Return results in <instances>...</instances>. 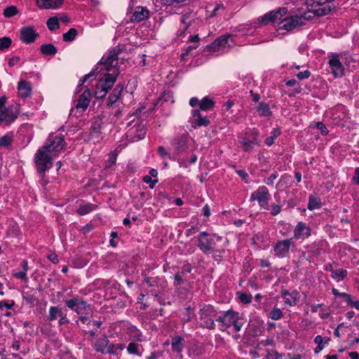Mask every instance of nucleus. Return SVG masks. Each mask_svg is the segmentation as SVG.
Wrapping results in <instances>:
<instances>
[{
	"instance_id": "47",
	"label": "nucleus",
	"mask_w": 359,
	"mask_h": 359,
	"mask_svg": "<svg viewBox=\"0 0 359 359\" xmlns=\"http://www.w3.org/2000/svg\"><path fill=\"white\" fill-rule=\"evenodd\" d=\"M316 127L320 131V133L323 135H327L329 133L328 129L323 122H317L316 123Z\"/></svg>"
},
{
	"instance_id": "39",
	"label": "nucleus",
	"mask_w": 359,
	"mask_h": 359,
	"mask_svg": "<svg viewBox=\"0 0 359 359\" xmlns=\"http://www.w3.org/2000/svg\"><path fill=\"white\" fill-rule=\"evenodd\" d=\"M12 43L11 39L8 36L0 38V50H4L11 46Z\"/></svg>"
},
{
	"instance_id": "38",
	"label": "nucleus",
	"mask_w": 359,
	"mask_h": 359,
	"mask_svg": "<svg viewBox=\"0 0 359 359\" xmlns=\"http://www.w3.org/2000/svg\"><path fill=\"white\" fill-rule=\"evenodd\" d=\"M236 294L243 304H247L252 302V297L250 294L244 293L242 292H237Z\"/></svg>"
},
{
	"instance_id": "16",
	"label": "nucleus",
	"mask_w": 359,
	"mask_h": 359,
	"mask_svg": "<svg viewBox=\"0 0 359 359\" xmlns=\"http://www.w3.org/2000/svg\"><path fill=\"white\" fill-rule=\"evenodd\" d=\"M6 99L4 97H0V122L11 123L16 118L13 113V110L5 107Z\"/></svg>"
},
{
	"instance_id": "45",
	"label": "nucleus",
	"mask_w": 359,
	"mask_h": 359,
	"mask_svg": "<svg viewBox=\"0 0 359 359\" xmlns=\"http://www.w3.org/2000/svg\"><path fill=\"white\" fill-rule=\"evenodd\" d=\"M330 339L328 337H322L320 335H317L314 339V342L318 345L325 347L328 344Z\"/></svg>"
},
{
	"instance_id": "12",
	"label": "nucleus",
	"mask_w": 359,
	"mask_h": 359,
	"mask_svg": "<svg viewBox=\"0 0 359 359\" xmlns=\"http://www.w3.org/2000/svg\"><path fill=\"white\" fill-rule=\"evenodd\" d=\"M231 37L232 34H230L222 35L215 39L211 44L206 46L205 49L206 50L216 52L226 47H229V41Z\"/></svg>"
},
{
	"instance_id": "18",
	"label": "nucleus",
	"mask_w": 359,
	"mask_h": 359,
	"mask_svg": "<svg viewBox=\"0 0 359 359\" xmlns=\"http://www.w3.org/2000/svg\"><path fill=\"white\" fill-rule=\"evenodd\" d=\"M280 293L286 304L289 306H294L297 304L299 298V293L297 290H294L292 292H289L285 289H282Z\"/></svg>"
},
{
	"instance_id": "13",
	"label": "nucleus",
	"mask_w": 359,
	"mask_h": 359,
	"mask_svg": "<svg viewBox=\"0 0 359 359\" xmlns=\"http://www.w3.org/2000/svg\"><path fill=\"white\" fill-rule=\"evenodd\" d=\"M118 74V70H116V73L115 74H106L104 76L100 79L97 86L99 87V89H102L105 90V92H109V90L111 89L114 84L115 83L117 76Z\"/></svg>"
},
{
	"instance_id": "44",
	"label": "nucleus",
	"mask_w": 359,
	"mask_h": 359,
	"mask_svg": "<svg viewBox=\"0 0 359 359\" xmlns=\"http://www.w3.org/2000/svg\"><path fill=\"white\" fill-rule=\"evenodd\" d=\"M178 146L176 147V149L178 151H183L187 147V137L185 135H182L178 139Z\"/></svg>"
},
{
	"instance_id": "25",
	"label": "nucleus",
	"mask_w": 359,
	"mask_h": 359,
	"mask_svg": "<svg viewBox=\"0 0 359 359\" xmlns=\"http://www.w3.org/2000/svg\"><path fill=\"white\" fill-rule=\"evenodd\" d=\"M40 51L44 55H55L57 48L53 43H45L40 46Z\"/></svg>"
},
{
	"instance_id": "41",
	"label": "nucleus",
	"mask_w": 359,
	"mask_h": 359,
	"mask_svg": "<svg viewBox=\"0 0 359 359\" xmlns=\"http://www.w3.org/2000/svg\"><path fill=\"white\" fill-rule=\"evenodd\" d=\"M91 133L93 135H99L101 133V121H94L90 127Z\"/></svg>"
},
{
	"instance_id": "8",
	"label": "nucleus",
	"mask_w": 359,
	"mask_h": 359,
	"mask_svg": "<svg viewBox=\"0 0 359 359\" xmlns=\"http://www.w3.org/2000/svg\"><path fill=\"white\" fill-rule=\"evenodd\" d=\"M65 144L66 142L62 135H50L42 147L50 153L60 151Z\"/></svg>"
},
{
	"instance_id": "34",
	"label": "nucleus",
	"mask_w": 359,
	"mask_h": 359,
	"mask_svg": "<svg viewBox=\"0 0 359 359\" xmlns=\"http://www.w3.org/2000/svg\"><path fill=\"white\" fill-rule=\"evenodd\" d=\"M19 11L15 6H9L4 8L3 15L7 18H12L18 13Z\"/></svg>"
},
{
	"instance_id": "37",
	"label": "nucleus",
	"mask_w": 359,
	"mask_h": 359,
	"mask_svg": "<svg viewBox=\"0 0 359 359\" xmlns=\"http://www.w3.org/2000/svg\"><path fill=\"white\" fill-rule=\"evenodd\" d=\"M347 275V271L343 269L334 270L332 271V277L337 279L338 281L342 280Z\"/></svg>"
},
{
	"instance_id": "49",
	"label": "nucleus",
	"mask_w": 359,
	"mask_h": 359,
	"mask_svg": "<svg viewBox=\"0 0 359 359\" xmlns=\"http://www.w3.org/2000/svg\"><path fill=\"white\" fill-rule=\"evenodd\" d=\"M15 305V302L13 300H6L0 302V309L2 307H6L8 309H11Z\"/></svg>"
},
{
	"instance_id": "36",
	"label": "nucleus",
	"mask_w": 359,
	"mask_h": 359,
	"mask_svg": "<svg viewBox=\"0 0 359 359\" xmlns=\"http://www.w3.org/2000/svg\"><path fill=\"white\" fill-rule=\"evenodd\" d=\"M95 208V205L91 203H88L83 205H81L78 210L77 213L80 215H85L91 211H93Z\"/></svg>"
},
{
	"instance_id": "40",
	"label": "nucleus",
	"mask_w": 359,
	"mask_h": 359,
	"mask_svg": "<svg viewBox=\"0 0 359 359\" xmlns=\"http://www.w3.org/2000/svg\"><path fill=\"white\" fill-rule=\"evenodd\" d=\"M210 121L207 116H200L198 118H196L193 123L198 127L208 126Z\"/></svg>"
},
{
	"instance_id": "58",
	"label": "nucleus",
	"mask_w": 359,
	"mask_h": 359,
	"mask_svg": "<svg viewBox=\"0 0 359 359\" xmlns=\"http://www.w3.org/2000/svg\"><path fill=\"white\" fill-rule=\"evenodd\" d=\"M114 344H108V346L106 348V353L109 354H113V355H117L116 350L115 348Z\"/></svg>"
},
{
	"instance_id": "42",
	"label": "nucleus",
	"mask_w": 359,
	"mask_h": 359,
	"mask_svg": "<svg viewBox=\"0 0 359 359\" xmlns=\"http://www.w3.org/2000/svg\"><path fill=\"white\" fill-rule=\"evenodd\" d=\"M283 316V312L278 308H273L269 313V317L273 320H278Z\"/></svg>"
},
{
	"instance_id": "32",
	"label": "nucleus",
	"mask_w": 359,
	"mask_h": 359,
	"mask_svg": "<svg viewBox=\"0 0 359 359\" xmlns=\"http://www.w3.org/2000/svg\"><path fill=\"white\" fill-rule=\"evenodd\" d=\"M78 34V31L75 28H71L67 32L63 34L62 39L65 42L74 41Z\"/></svg>"
},
{
	"instance_id": "57",
	"label": "nucleus",
	"mask_w": 359,
	"mask_h": 359,
	"mask_svg": "<svg viewBox=\"0 0 359 359\" xmlns=\"http://www.w3.org/2000/svg\"><path fill=\"white\" fill-rule=\"evenodd\" d=\"M69 323V320L68 319L67 314L64 313L62 316L59 318L58 324L59 325H63L65 324H67Z\"/></svg>"
},
{
	"instance_id": "5",
	"label": "nucleus",
	"mask_w": 359,
	"mask_h": 359,
	"mask_svg": "<svg viewBox=\"0 0 359 359\" xmlns=\"http://www.w3.org/2000/svg\"><path fill=\"white\" fill-rule=\"evenodd\" d=\"M196 238L198 240L197 246L203 253L210 254L215 251L216 243L208 232H201Z\"/></svg>"
},
{
	"instance_id": "23",
	"label": "nucleus",
	"mask_w": 359,
	"mask_h": 359,
	"mask_svg": "<svg viewBox=\"0 0 359 359\" xmlns=\"http://www.w3.org/2000/svg\"><path fill=\"white\" fill-rule=\"evenodd\" d=\"M18 93L20 97H28L32 91L31 83L27 81H20L18 86Z\"/></svg>"
},
{
	"instance_id": "31",
	"label": "nucleus",
	"mask_w": 359,
	"mask_h": 359,
	"mask_svg": "<svg viewBox=\"0 0 359 359\" xmlns=\"http://www.w3.org/2000/svg\"><path fill=\"white\" fill-rule=\"evenodd\" d=\"M215 106V102L209 98V97H205L202 100L200 101L199 107L201 110L205 111L213 108Z\"/></svg>"
},
{
	"instance_id": "33",
	"label": "nucleus",
	"mask_w": 359,
	"mask_h": 359,
	"mask_svg": "<svg viewBox=\"0 0 359 359\" xmlns=\"http://www.w3.org/2000/svg\"><path fill=\"white\" fill-rule=\"evenodd\" d=\"M49 30L55 31L60 27L59 18L56 16L50 17L46 22Z\"/></svg>"
},
{
	"instance_id": "56",
	"label": "nucleus",
	"mask_w": 359,
	"mask_h": 359,
	"mask_svg": "<svg viewBox=\"0 0 359 359\" xmlns=\"http://www.w3.org/2000/svg\"><path fill=\"white\" fill-rule=\"evenodd\" d=\"M330 11V8L325 7V8H323L317 9L316 11V13L318 16H323V15H325L327 13H329Z\"/></svg>"
},
{
	"instance_id": "21",
	"label": "nucleus",
	"mask_w": 359,
	"mask_h": 359,
	"mask_svg": "<svg viewBox=\"0 0 359 359\" xmlns=\"http://www.w3.org/2000/svg\"><path fill=\"white\" fill-rule=\"evenodd\" d=\"M149 12L146 8L137 6L132 14L130 21L137 22L142 21L149 17Z\"/></svg>"
},
{
	"instance_id": "22",
	"label": "nucleus",
	"mask_w": 359,
	"mask_h": 359,
	"mask_svg": "<svg viewBox=\"0 0 359 359\" xmlns=\"http://www.w3.org/2000/svg\"><path fill=\"white\" fill-rule=\"evenodd\" d=\"M91 93L89 89H86L80 96L78 100L76 107L77 109H82L85 110L89 106L90 102Z\"/></svg>"
},
{
	"instance_id": "20",
	"label": "nucleus",
	"mask_w": 359,
	"mask_h": 359,
	"mask_svg": "<svg viewBox=\"0 0 359 359\" xmlns=\"http://www.w3.org/2000/svg\"><path fill=\"white\" fill-rule=\"evenodd\" d=\"M63 1L64 0H36V4L41 9H56Z\"/></svg>"
},
{
	"instance_id": "54",
	"label": "nucleus",
	"mask_w": 359,
	"mask_h": 359,
	"mask_svg": "<svg viewBox=\"0 0 359 359\" xmlns=\"http://www.w3.org/2000/svg\"><path fill=\"white\" fill-rule=\"evenodd\" d=\"M311 76V72L309 70H305L304 72H300L297 74V77L299 80H303L308 79Z\"/></svg>"
},
{
	"instance_id": "43",
	"label": "nucleus",
	"mask_w": 359,
	"mask_h": 359,
	"mask_svg": "<svg viewBox=\"0 0 359 359\" xmlns=\"http://www.w3.org/2000/svg\"><path fill=\"white\" fill-rule=\"evenodd\" d=\"M12 136L6 135L0 137V147H6L11 144Z\"/></svg>"
},
{
	"instance_id": "3",
	"label": "nucleus",
	"mask_w": 359,
	"mask_h": 359,
	"mask_svg": "<svg viewBox=\"0 0 359 359\" xmlns=\"http://www.w3.org/2000/svg\"><path fill=\"white\" fill-rule=\"evenodd\" d=\"M201 326L208 330H214L215 323L213 320L217 316V311L211 305H204L199 311Z\"/></svg>"
},
{
	"instance_id": "9",
	"label": "nucleus",
	"mask_w": 359,
	"mask_h": 359,
	"mask_svg": "<svg viewBox=\"0 0 359 359\" xmlns=\"http://www.w3.org/2000/svg\"><path fill=\"white\" fill-rule=\"evenodd\" d=\"M287 11V10L285 7L279 8L259 17L258 21L262 25H268L270 22H274L285 15Z\"/></svg>"
},
{
	"instance_id": "51",
	"label": "nucleus",
	"mask_w": 359,
	"mask_h": 359,
	"mask_svg": "<svg viewBox=\"0 0 359 359\" xmlns=\"http://www.w3.org/2000/svg\"><path fill=\"white\" fill-rule=\"evenodd\" d=\"M107 93V92L102 89H99V87L97 86L94 95L96 99H102L106 96Z\"/></svg>"
},
{
	"instance_id": "19",
	"label": "nucleus",
	"mask_w": 359,
	"mask_h": 359,
	"mask_svg": "<svg viewBox=\"0 0 359 359\" xmlns=\"http://www.w3.org/2000/svg\"><path fill=\"white\" fill-rule=\"evenodd\" d=\"M124 88L123 83H118L114 88L112 93L109 95L107 99V107H112L114 104L120 99L121 93Z\"/></svg>"
},
{
	"instance_id": "46",
	"label": "nucleus",
	"mask_w": 359,
	"mask_h": 359,
	"mask_svg": "<svg viewBox=\"0 0 359 359\" xmlns=\"http://www.w3.org/2000/svg\"><path fill=\"white\" fill-rule=\"evenodd\" d=\"M142 181L149 185V187L151 189L154 188L156 183L157 182V180H152V177L149 175H145L142 178Z\"/></svg>"
},
{
	"instance_id": "30",
	"label": "nucleus",
	"mask_w": 359,
	"mask_h": 359,
	"mask_svg": "<svg viewBox=\"0 0 359 359\" xmlns=\"http://www.w3.org/2000/svg\"><path fill=\"white\" fill-rule=\"evenodd\" d=\"M321 206L322 203L319 198L314 197L313 196H309V200L307 205V208L309 210L319 209L320 208H321Z\"/></svg>"
},
{
	"instance_id": "7",
	"label": "nucleus",
	"mask_w": 359,
	"mask_h": 359,
	"mask_svg": "<svg viewBox=\"0 0 359 359\" xmlns=\"http://www.w3.org/2000/svg\"><path fill=\"white\" fill-rule=\"evenodd\" d=\"M305 19V18L298 15L287 17L279 22L278 29L292 31L302 26L304 24Z\"/></svg>"
},
{
	"instance_id": "2",
	"label": "nucleus",
	"mask_w": 359,
	"mask_h": 359,
	"mask_svg": "<svg viewBox=\"0 0 359 359\" xmlns=\"http://www.w3.org/2000/svg\"><path fill=\"white\" fill-rule=\"evenodd\" d=\"M34 163L41 177H44L46 171L53 166L52 158L49 152L42 147L35 154Z\"/></svg>"
},
{
	"instance_id": "6",
	"label": "nucleus",
	"mask_w": 359,
	"mask_h": 359,
	"mask_svg": "<svg viewBox=\"0 0 359 359\" xmlns=\"http://www.w3.org/2000/svg\"><path fill=\"white\" fill-rule=\"evenodd\" d=\"M270 194L268 189L265 186L259 187L255 191L251 194L250 201H257L261 208L269 210V201Z\"/></svg>"
},
{
	"instance_id": "35",
	"label": "nucleus",
	"mask_w": 359,
	"mask_h": 359,
	"mask_svg": "<svg viewBox=\"0 0 359 359\" xmlns=\"http://www.w3.org/2000/svg\"><path fill=\"white\" fill-rule=\"evenodd\" d=\"M141 347V345L136 342H130L127 347V351L130 354L140 355V348Z\"/></svg>"
},
{
	"instance_id": "17",
	"label": "nucleus",
	"mask_w": 359,
	"mask_h": 359,
	"mask_svg": "<svg viewBox=\"0 0 359 359\" xmlns=\"http://www.w3.org/2000/svg\"><path fill=\"white\" fill-rule=\"evenodd\" d=\"M121 52L120 48H114L110 50L106 56H104L101 60V63L105 67L107 71H109L112 67H115L114 62L118 60V56Z\"/></svg>"
},
{
	"instance_id": "50",
	"label": "nucleus",
	"mask_w": 359,
	"mask_h": 359,
	"mask_svg": "<svg viewBox=\"0 0 359 359\" xmlns=\"http://www.w3.org/2000/svg\"><path fill=\"white\" fill-rule=\"evenodd\" d=\"M278 175L277 172L272 173L269 177L264 180V182L267 185H273V181L278 177Z\"/></svg>"
},
{
	"instance_id": "10",
	"label": "nucleus",
	"mask_w": 359,
	"mask_h": 359,
	"mask_svg": "<svg viewBox=\"0 0 359 359\" xmlns=\"http://www.w3.org/2000/svg\"><path fill=\"white\" fill-rule=\"evenodd\" d=\"M328 64L332 74L335 77H341L344 75V69L339 60V54L331 53L329 55Z\"/></svg>"
},
{
	"instance_id": "28",
	"label": "nucleus",
	"mask_w": 359,
	"mask_h": 359,
	"mask_svg": "<svg viewBox=\"0 0 359 359\" xmlns=\"http://www.w3.org/2000/svg\"><path fill=\"white\" fill-rule=\"evenodd\" d=\"M242 144L243 151L250 152L253 149L255 145H260V141L259 140H250L246 138H243L242 140Z\"/></svg>"
},
{
	"instance_id": "60",
	"label": "nucleus",
	"mask_w": 359,
	"mask_h": 359,
	"mask_svg": "<svg viewBox=\"0 0 359 359\" xmlns=\"http://www.w3.org/2000/svg\"><path fill=\"white\" fill-rule=\"evenodd\" d=\"M158 155H160L163 160H165L167 156L169 157L168 154L163 147H158Z\"/></svg>"
},
{
	"instance_id": "1",
	"label": "nucleus",
	"mask_w": 359,
	"mask_h": 359,
	"mask_svg": "<svg viewBox=\"0 0 359 359\" xmlns=\"http://www.w3.org/2000/svg\"><path fill=\"white\" fill-rule=\"evenodd\" d=\"M215 320L225 327L233 326L237 332L240 331L243 325V318L239 313L231 309L226 311L223 316L215 318Z\"/></svg>"
},
{
	"instance_id": "14",
	"label": "nucleus",
	"mask_w": 359,
	"mask_h": 359,
	"mask_svg": "<svg viewBox=\"0 0 359 359\" xmlns=\"http://www.w3.org/2000/svg\"><path fill=\"white\" fill-rule=\"evenodd\" d=\"M38 36L39 34L33 27H23L20 29V40L26 44L34 43Z\"/></svg>"
},
{
	"instance_id": "48",
	"label": "nucleus",
	"mask_w": 359,
	"mask_h": 359,
	"mask_svg": "<svg viewBox=\"0 0 359 359\" xmlns=\"http://www.w3.org/2000/svg\"><path fill=\"white\" fill-rule=\"evenodd\" d=\"M97 74V69L92 70L89 74H86L84 76H83L80 81L79 86H82L88 79H90L92 76H95Z\"/></svg>"
},
{
	"instance_id": "52",
	"label": "nucleus",
	"mask_w": 359,
	"mask_h": 359,
	"mask_svg": "<svg viewBox=\"0 0 359 359\" xmlns=\"http://www.w3.org/2000/svg\"><path fill=\"white\" fill-rule=\"evenodd\" d=\"M282 355L279 354L276 351H269L266 358V359H280Z\"/></svg>"
},
{
	"instance_id": "26",
	"label": "nucleus",
	"mask_w": 359,
	"mask_h": 359,
	"mask_svg": "<svg viewBox=\"0 0 359 359\" xmlns=\"http://www.w3.org/2000/svg\"><path fill=\"white\" fill-rule=\"evenodd\" d=\"M109 344V340L107 337L100 339L97 340L95 343V349L96 350L97 352L105 354L106 348Z\"/></svg>"
},
{
	"instance_id": "62",
	"label": "nucleus",
	"mask_w": 359,
	"mask_h": 359,
	"mask_svg": "<svg viewBox=\"0 0 359 359\" xmlns=\"http://www.w3.org/2000/svg\"><path fill=\"white\" fill-rule=\"evenodd\" d=\"M184 283L183 278L181 277L179 274L176 273L175 275V285H180Z\"/></svg>"
},
{
	"instance_id": "29",
	"label": "nucleus",
	"mask_w": 359,
	"mask_h": 359,
	"mask_svg": "<svg viewBox=\"0 0 359 359\" xmlns=\"http://www.w3.org/2000/svg\"><path fill=\"white\" fill-rule=\"evenodd\" d=\"M183 338L180 336L172 338L171 341L172 350L176 353H180L183 348Z\"/></svg>"
},
{
	"instance_id": "27",
	"label": "nucleus",
	"mask_w": 359,
	"mask_h": 359,
	"mask_svg": "<svg viewBox=\"0 0 359 359\" xmlns=\"http://www.w3.org/2000/svg\"><path fill=\"white\" fill-rule=\"evenodd\" d=\"M257 111L259 115L264 117H269L271 116L272 112L270 109L269 105L266 102H260L257 107Z\"/></svg>"
},
{
	"instance_id": "15",
	"label": "nucleus",
	"mask_w": 359,
	"mask_h": 359,
	"mask_svg": "<svg viewBox=\"0 0 359 359\" xmlns=\"http://www.w3.org/2000/svg\"><path fill=\"white\" fill-rule=\"evenodd\" d=\"M311 234V228L304 222H299L294 229L293 239H306Z\"/></svg>"
},
{
	"instance_id": "53",
	"label": "nucleus",
	"mask_w": 359,
	"mask_h": 359,
	"mask_svg": "<svg viewBox=\"0 0 359 359\" xmlns=\"http://www.w3.org/2000/svg\"><path fill=\"white\" fill-rule=\"evenodd\" d=\"M282 210V206L278 204H273L271 205V214L273 216L278 215Z\"/></svg>"
},
{
	"instance_id": "11",
	"label": "nucleus",
	"mask_w": 359,
	"mask_h": 359,
	"mask_svg": "<svg viewBox=\"0 0 359 359\" xmlns=\"http://www.w3.org/2000/svg\"><path fill=\"white\" fill-rule=\"evenodd\" d=\"M292 245H294L293 238L278 241L273 246L274 255L280 258L286 257Z\"/></svg>"
},
{
	"instance_id": "61",
	"label": "nucleus",
	"mask_w": 359,
	"mask_h": 359,
	"mask_svg": "<svg viewBox=\"0 0 359 359\" xmlns=\"http://www.w3.org/2000/svg\"><path fill=\"white\" fill-rule=\"evenodd\" d=\"M340 297L343 298V299L346 302L348 305L351 302V300L352 299V296L346 292L341 293L340 294Z\"/></svg>"
},
{
	"instance_id": "63",
	"label": "nucleus",
	"mask_w": 359,
	"mask_h": 359,
	"mask_svg": "<svg viewBox=\"0 0 359 359\" xmlns=\"http://www.w3.org/2000/svg\"><path fill=\"white\" fill-rule=\"evenodd\" d=\"M20 61V57L18 56H14L11 57L8 61V65L11 67H13Z\"/></svg>"
},
{
	"instance_id": "24",
	"label": "nucleus",
	"mask_w": 359,
	"mask_h": 359,
	"mask_svg": "<svg viewBox=\"0 0 359 359\" xmlns=\"http://www.w3.org/2000/svg\"><path fill=\"white\" fill-rule=\"evenodd\" d=\"M64 313L62 308L60 306H50L49 309L48 320L49 321L55 320L57 318H60Z\"/></svg>"
},
{
	"instance_id": "64",
	"label": "nucleus",
	"mask_w": 359,
	"mask_h": 359,
	"mask_svg": "<svg viewBox=\"0 0 359 359\" xmlns=\"http://www.w3.org/2000/svg\"><path fill=\"white\" fill-rule=\"evenodd\" d=\"M353 180L354 182L359 185V167L356 168L354 172V176L353 177Z\"/></svg>"
},
{
	"instance_id": "55",
	"label": "nucleus",
	"mask_w": 359,
	"mask_h": 359,
	"mask_svg": "<svg viewBox=\"0 0 359 359\" xmlns=\"http://www.w3.org/2000/svg\"><path fill=\"white\" fill-rule=\"evenodd\" d=\"M13 276L16 278L21 279V280H23L25 281H27L28 280V278H27V273L23 271H20L19 272H16L15 273L13 274Z\"/></svg>"
},
{
	"instance_id": "59",
	"label": "nucleus",
	"mask_w": 359,
	"mask_h": 359,
	"mask_svg": "<svg viewBox=\"0 0 359 359\" xmlns=\"http://www.w3.org/2000/svg\"><path fill=\"white\" fill-rule=\"evenodd\" d=\"M90 315H80L79 320L81 321L83 324L88 325L91 321L90 320Z\"/></svg>"
},
{
	"instance_id": "4",
	"label": "nucleus",
	"mask_w": 359,
	"mask_h": 359,
	"mask_svg": "<svg viewBox=\"0 0 359 359\" xmlns=\"http://www.w3.org/2000/svg\"><path fill=\"white\" fill-rule=\"evenodd\" d=\"M65 305L69 309L74 311L78 315H91V306L86 301L83 300L79 296L67 299Z\"/></svg>"
}]
</instances>
